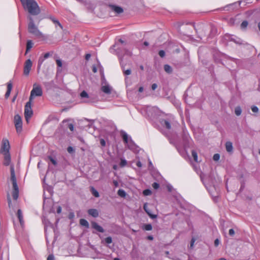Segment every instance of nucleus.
Instances as JSON below:
<instances>
[{"label": "nucleus", "instance_id": "cd10ccee", "mask_svg": "<svg viewBox=\"0 0 260 260\" xmlns=\"http://www.w3.org/2000/svg\"><path fill=\"white\" fill-rule=\"evenodd\" d=\"M191 154L195 161L198 162V154L195 150L191 151Z\"/></svg>", "mask_w": 260, "mask_h": 260}, {"label": "nucleus", "instance_id": "c03bdc74", "mask_svg": "<svg viewBox=\"0 0 260 260\" xmlns=\"http://www.w3.org/2000/svg\"><path fill=\"white\" fill-rule=\"evenodd\" d=\"M100 144L103 147L106 146V142L103 139H100Z\"/></svg>", "mask_w": 260, "mask_h": 260}, {"label": "nucleus", "instance_id": "3c124183", "mask_svg": "<svg viewBox=\"0 0 260 260\" xmlns=\"http://www.w3.org/2000/svg\"><path fill=\"white\" fill-rule=\"evenodd\" d=\"M143 208H144V210H145V211L146 212H148L147 209H148V208L147 207V203L144 204V206H143Z\"/></svg>", "mask_w": 260, "mask_h": 260}, {"label": "nucleus", "instance_id": "052dcab7", "mask_svg": "<svg viewBox=\"0 0 260 260\" xmlns=\"http://www.w3.org/2000/svg\"><path fill=\"white\" fill-rule=\"evenodd\" d=\"M61 212V207L59 206L57 208V213H60Z\"/></svg>", "mask_w": 260, "mask_h": 260}, {"label": "nucleus", "instance_id": "f257e3e1", "mask_svg": "<svg viewBox=\"0 0 260 260\" xmlns=\"http://www.w3.org/2000/svg\"><path fill=\"white\" fill-rule=\"evenodd\" d=\"M23 7L32 15H37L41 12L40 8L35 0H27L26 5Z\"/></svg>", "mask_w": 260, "mask_h": 260}, {"label": "nucleus", "instance_id": "a878e982", "mask_svg": "<svg viewBox=\"0 0 260 260\" xmlns=\"http://www.w3.org/2000/svg\"><path fill=\"white\" fill-rule=\"evenodd\" d=\"M235 113L237 116H239L241 115V114L242 113V110H241V108H240V107L237 106L235 108Z\"/></svg>", "mask_w": 260, "mask_h": 260}, {"label": "nucleus", "instance_id": "9d476101", "mask_svg": "<svg viewBox=\"0 0 260 260\" xmlns=\"http://www.w3.org/2000/svg\"><path fill=\"white\" fill-rule=\"evenodd\" d=\"M226 39H229L231 41H233L238 45H242L244 44V41L239 38L235 37L233 38L231 36L226 35L225 36Z\"/></svg>", "mask_w": 260, "mask_h": 260}, {"label": "nucleus", "instance_id": "f3484780", "mask_svg": "<svg viewBox=\"0 0 260 260\" xmlns=\"http://www.w3.org/2000/svg\"><path fill=\"white\" fill-rule=\"evenodd\" d=\"M226 150L228 152H232L233 151V147L232 143L231 142H227L225 143Z\"/></svg>", "mask_w": 260, "mask_h": 260}, {"label": "nucleus", "instance_id": "4be33fe9", "mask_svg": "<svg viewBox=\"0 0 260 260\" xmlns=\"http://www.w3.org/2000/svg\"><path fill=\"white\" fill-rule=\"evenodd\" d=\"M80 223L81 225H82V226H84L86 228L89 227V223L86 219H81L80 220Z\"/></svg>", "mask_w": 260, "mask_h": 260}, {"label": "nucleus", "instance_id": "f03ea898", "mask_svg": "<svg viewBox=\"0 0 260 260\" xmlns=\"http://www.w3.org/2000/svg\"><path fill=\"white\" fill-rule=\"evenodd\" d=\"M11 179L12 182L13 191L12 193L13 198L16 200L19 196L18 187L17 184L15 174V171L13 166H11Z\"/></svg>", "mask_w": 260, "mask_h": 260}, {"label": "nucleus", "instance_id": "79ce46f5", "mask_svg": "<svg viewBox=\"0 0 260 260\" xmlns=\"http://www.w3.org/2000/svg\"><path fill=\"white\" fill-rule=\"evenodd\" d=\"M165 52L164 50H160L158 52V54L161 57H164L165 56Z\"/></svg>", "mask_w": 260, "mask_h": 260}, {"label": "nucleus", "instance_id": "7c9ffc66", "mask_svg": "<svg viewBox=\"0 0 260 260\" xmlns=\"http://www.w3.org/2000/svg\"><path fill=\"white\" fill-rule=\"evenodd\" d=\"M198 27L199 29L203 28V30L204 31L205 34L206 33V31L207 30V26L206 25L201 24L200 25H198Z\"/></svg>", "mask_w": 260, "mask_h": 260}, {"label": "nucleus", "instance_id": "c85d7f7f", "mask_svg": "<svg viewBox=\"0 0 260 260\" xmlns=\"http://www.w3.org/2000/svg\"><path fill=\"white\" fill-rule=\"evenodd\" d=\"M248 22L247 21H243L241 24L240 27L241 29H245L248 26Z\"/></svg>", "mask_w": 260, "mask_h": 260}, {"label": "nucleus", "instance_id": "f704fd0d", "mask_svg": "<svg viewBox=\"0 0 260 260\" xmlns=\"http://www.w3.org/2000/svg\"><path fill=\"white\" fill-rule=\"evenodd\" d=\"M220 158V155L218 153L214 154L213 159L214 161H218Z\"/></svg>", "mask_w": 260, "mask_h": 260}, {"label": "nucleus", "instance_id": "b1692460", "mask_svg": "<svg viewBox=\"0 0 260 260\" xmlns=\"http://www.w3.org/2000/svg\"><path fill=\"white\" fill-rule=\"evenodd\" d=\"M164 70L167 73L170 74L172 72V69L171 67L168 64H165L164 66Z\"/></svg>", "mask_w": 260, "mask_h": 260}, {"label": "nucleus", "instance_id": "2eb2a0df", "mask_svg": "<svg viewBox=\"0 0 260 260\" xmlns=\"http://www.w3.org/2000/svg\"><path fill=\"white\" fill-rule=\"evenodd\" d=\"M88 213L93 217H97L99 215V211L95 209H89L88 210Z\"/></svg>", "mask_w": 260, "mask_h": 260}, {"label": "nucleus", "instance_id": "393cba45", "mask_svg": "<svg viewBox=\"0 0 260 260\" xmlns=\"http://www.w3.org/2000/svg\"><path fill=\"white\" fill-rule=\"evenodd\" d=\"M117 194L119 196L124 198L126 196V192L123 189H119L117 191Z\"/></svg>", "mask_w": 260, "mask_h": 260}, {"label": "nucleus", "instance_id": "49530a36", "mask_svg": "<svg viewBox=\"0 0 260 260\" xmlns=\"http://www.w3.org/2000/svg\"><path fill=\"white\" fill-rule=\"evenodd\" d=\"M7 200H8V205H9V207H10V206L11 205V200L10 196L9 194L7 196Z\"/></svg>", "mask_w": 260, "mask_h": 260}, {"label": "nucleus", "instance_id": "2f4dec72", "mask_svg": "<svg viewBox=\"0 0 260 260\" xmlns=\"http://www.w3.org/2000/svg\"><path fill=\"white\" fill-rule=\"evenodd\" d=\"M151 193L152 192L151 190L149 189H145L143 192V193L144 196H149L151 194Z\"/></svg>", "mask_w": 260, "mask_h": 260}, {"label": "nucleus", "instance_id": "864d4df0", "mask_svg": "<svg viewBox=\"0 0 260 260\" xmlns=\"http://www.w3.org/2000/svg\"><path fill=\"white\" fill-rule=\"evenodd\" d=\"M47 260H54V258L53 255H49L48 256Z\"/></svg>", "mask_w": 260, "mask_h": 260}, {"label": "nucleus", "instance_id": "e2e57ef3", "mask_svg": "<svg viewBox=\"0 0 260 260\" xmlns=\"http://www.w3.org/2000/svg\"><path fill=\"white\" fill-rule=\"evenodd\" d=\"M138 91H139V92H143V87L142 86L140 87H139V89H138Z\"/></svg>", "mask_w": 260, "mask_h": 260}, {"label": "nucleus", "instance_id": "4c0bfd02", "mask_svg": "<svg viewBox=\"0 0 260 260\" xmlns=\"http://www.w3.org/2000/svg\"><path fill=\"white\" fill-rule=\"evenodd\" d=\"M124 55H128V56H131L132 55V52L129 51L128 49H124Z\"/></svg>", "mask_w": 260, "mask_h": 260}, {"label": "nucleus", "instance_id": "5701e85b", "mask_svg": "<svg viewBox=\"0 0 260 260\" xmlns=\"http://www.w3.org/2000/svg\"><path fill=\"white\" fill-rule=\"evenodd\" d=\"M33 43L31 40H28L26 44V52H27L32 47Z\"/></svg>", "mask_w": 260, "mask_h": 260}, {"label": "nucleus", "instance_id": "ea45409f", "mask_svg": "<svg viewBox=\"0 0 260 260\" xmlns=\"http://www.w3.org/2000/svg\"><path fill=\"white\" fill-rule=\"evenodd\" d=\"M152 187L154 188V189H157L159 187V184L157 182H154L152 184Z\"/></svg>", "mask_w": 260, "mask_h": 260}, {"label": "nucleus", "instance_id": "5fc2aeb1", "mask_svg": "<svg viewBox=\"0 0 260 260\" xmlns=\"http://www.w3.org/2000/svg\"><path fill=\"white\" fill-rule=\"evenodd\" d=\"M157 87V85L156 83H153L151 86V88L152 90H155Z\"/></svg>", "mask_w": 260, "mask_h": 260}, {"label": "nucleus", "instance_id": "bf43d9fd", "mask_svg": "<svg viewBox=\"0 0 260 260\" xmlns=\"http://www.w3.org/2000/svg\"><path fill=\"white\" fill-rule=\"evenodd\" d=\"M136 165H137V167H138L139 168L142 167V164H141V162L140 161H138L137 162Z\"/></svg>", "mask_w": 260, "mask_h": 260}, {"label": "nucleus", "instance_id": "473e14b6", "mask_svg": "<svg viewBox=\"0 0 260 260\" xmlns=\"http://www.w3.org/2000/svg\"><path fill=\"white\" fill-rule=\"evenodd\" d=\"M144 229L146 231H151L152 229V226L151 224H145L144 225Z\"/></svg>", "mask_w": 260, "mask_h": 260}, {"label": "nucleus", "instance_id": "de8ad7c7", "mask_svg": "<svg viewBox=\"0 0 260 260\" xmlns=\"http://www.w3.org/2000/svg\"><path fill=\"white\" fill-rule=\"evenodd\" d=\"M68 128L71 131H74V125L72 123H70L68 124Z\"/></svg>", "mask_w": 260, "mask_h": 260}, {"label": "nucleus", "instance_id": "39448f33", "mask_svg": "<svg viewBox=\"0 0 260 260\" xmlns=\"http://www.w3.org/2000/svg\"><path fill=\"white\" fill-rule=\"evenodd\" d=\"M32 114L33 111L31 108V101L29 100V101L26 103L24 108V116L27 122L28 121Z\"/></svg>", "mask_w": 260, "mask_h": 260}, {"label": "nucleus", "instance_id": "a211bd4d", "mask_svg": "<svg viewBox=\"0 0 260 260\" xmlns=\"http://www.w3.org/2000/svg\"><path fill=\"white\" fill-rule=\"evenodd\" d=\"M128 148L134 151L136 148V145L134 144V142L132 141V140L130 138L129 141L128 142V144H127Z\"/></svg>", "mask_w": 260, "mask_h": 260}, {"label": "nucleus", "instance_id": "412c9836", "mask_svg": "<svg viewBox=\"0 0 260 260\" xmlns=\"http://www.w3.org/2000/svg\"><path fill=\"white\" fill-rule=\"evenodd\" d=\"M122 138H123L124 142L126 144H128V142H129V141H128V136L127 134L126 133L122 132Z\"/></svg>", "mask_w": 260, "mask_h": 260}, {"label": "nucleus", "instance_id": "c9c22d12", "mask_svg": "<svg viewBox=\"0 0 260 260\" xmlns=\"http://www.w3.org/2000/svg\"><path fill=\"white\" fill-rule=\"evenodd\" d=\"M105 241L107 244H110L112 242V238L111 237H108L105 238Z\"/></svg>", "mask_w": 260, "mask_h": 260}, {"label": "nucleus", "instance_id": "8fccbe9b", "mask_svg": "<svg viewBox=\"0 0 260 260\" xmlns=\"http://www.w3.org/2000/svg\"><path fill=\"white\" fill-rule=\"evenodd\" d=\"M220 241L218 239H216L214 241V245L217 247L219 244Z\"/></svg>", "mask_w": 260, "mask_h": 260}, {"label": "nucleus", "instance_id": "4468645a", "mask_svg": "<svg viewBox=\"0 0 260 260\" xmlns=\"http://www.w3.org/2000/svg\"><path fill=\"white\" fill-rule=\"evenodd\" d=\"M91 226L93 229L96 230L97 231L100 232V233H104V230L103 228L99 225L96 222H91Z\"/></svg>", "mask_w": 260, "mask_h": 260}, {"label": "nucleus", "instance_id": "774afa93", "mask_svg": "<svg viewBox=\"0 0 260 260\" xmlns=\"http://www.w3.org/2000/svg\"><path fill=\"white\" fill-rule=\"evenodd\" d=\"M144 45L145 46H148V45H149V43H148V42H147V41H145V42H144Z\"/></svg>", "mask_w": 260, "mask_h": 260}, {"label": "nucleus", "instance_id": "e433bc0d", "mask_svg": "<svg viewBox=\"0 0 260 260\" xmlns=\"http://www.w3.org/2000/svg\"><path fill=\"white\" fill-rule=\"evenodd\" d=\"M251 109L252 111L254 113H257L258 111V108L255 106H252Z\"/></svg>", "mask_w": 260, "mask_h": 260}, {"label": "nucleus", "instance_id": "1a4fd4ad", "mask_svg": "<svg viewBox=\"0 0 260 260\" xmlns=\"http://www.w3.org/2000/svg\"><path fill=\"white\" fill-rule=\"evenodd\" d=\"M116 54L119 57L120 64H121V68L122 69L124 74L125 75H129L131 74V69H127V70L124 69V67L123 64L122 63V57L120 56V49H117V50L116 51Z\"/></svg>", "mask_w": 260, "mask_h": 260}, {"label": "nucleus", "instance_id": "ddd939ff", "mask_svg": "<svg viewBox=\"0 0 260 260\" xmlns=\"http://www.w3.org/2000/svg\"><path fill=\"white\" fill-rule=\"evenodd\" d=\"M101 90L106 94H110L111 93L112 88L109 85H103L101 87Z\"/></svg>", "mask_w": 260, "mask_h": 260}, {"label": "nucleus", "instance_id": "4d7b16f0", "mask_svg": "<svg viewBox=\"0 0 260 260\" xmlns=\"http://www.w3.org/2000/svg\"><path fill=\"white\" fill-rule=\"evenodd\" d=\"M113 184H114V186H115V187H117V186H118L119 184H118V182L117 181H116V180H114V181H113Z\"/></svg>", "mask_w": 260, "mask_h": 260}, {"label": "nucleus", "instance_id": "bb28decb", "mask_svg": "<svg viewBox=\"0 0 260 260\" xmlns=\"http://www.w3.org/2000/svg\"><path fill=\"white\" fill-rule=\"evenodd\" d=\"M92 194L95 197H99V193L98 192V191L93 187H91V189H90Z\"/></svg>", "mask_w": 260, "mask_h": 260}, {"label": "nucleus", "instance_id": "a19ab883", "mask_svg": "<svg viewBox=\"0 0 260 260\" xmlns=\"http://www.w3.org/2000/svg\"><path fill=\"white\" fill-rule=\"evenodd\" d=\"M67 151L69 153H72L74 152V149L72 147L69 146L67 148Z\"/></svg>", "mask_w": 260, "mask_h": 260}, {"label": "nucleus", "instance_id": "9b49d317", "mask_svg": "<svg viewBox=\"0 0 260 260\" xmlns=\"http://www.w3.org/2000/svg\"><path fill=\"white\" fill-rule=\"evenodd\" d=\"M109 7L111 8L112 10L114 11L117 14H120L123 12V9L119 6H117L113 5H110Z\"/></svg>", "mask_w": 260, "mask_h": 260}, {"label": "nucleus", "instance_id": "f8f14e48", "mask_svg": "<svg viewBox=\"0 0 260 260\" xmlns=\"http://www.w3.org/2000/svg\"><path fill=\"white\" fill-rule=\"evenodd\" d=\"M4 156V165L5 166H9L11 162V156L10 153H3Z\"/></svg>", "mask_w": 260, "mask_h": 260}, {"label": "nucleus", "instance_id": "0e129e2a", "mask_svg": "<svg viewBox=\"0 0 260 260\" xmlns=\"http://www.w3.org/2000/svg\"><path fill=\"white\" fill-rule=\"evenodd\" d=\"M92 71L94 72V73H96L97 72V69L95 67L93 66L92 67Z\"/></svg>", "mask_w": 260, "mask_h": 260}, {"label": "nucleus", "instance_id": "6ab92c4d", "mask_svg": "<svg viewBox=\"0 0 260 260\" xmlns=\"http://www.w3.org/2000/svg\"><path fill=\"white\" fill-rule=\"evenodd\" d=\"M161 123L162 125H163L168 129H170L171 128L170 123L167 120H162L161 121Z\"/></svg>", "mask_w": 260, "mask_h": 260}, {"label": "nucleus", "instance_id": "603ef678", "mask_svg": "<svg viewBox=\"0 0 260 260\" xmlns=\"http://www.w3.org/2000/svg\"><path fill=\"white\" fill-rule=\"evenodd\" d=\"M52 21H53L54 23H56L61 28H62V25H61V24L59 23V22L56 20H55V19H52Z\"/></svg>", "mask_w": 260, "mask_h": 260}, {"label": "nucleus", "instance_id": "37998d69", "mask_svg": "<svg viewBox=\"0 0 260 260\" xmlns=\"http://www.w3.org/2000/svg\"><path fill=\"white\" fill-rule=\"evenodd\" d=\"M229 235L231 236H234V235H235V231L233 229H231L229 230Z\"/></svg>", "mask_w": 260, "mask_h": 260}, {"label": "nucleus", "instance_id": "6e6d98bb", "mask_svg": "<svg viewBox=\"0 0 260 260\" xmlns=\"http://www.w3.org/2000/svg\"><path fill=\"white\" fill-rule=\"evenodd\" d=\"M90 57H91V55L90 54H86L85 55V58L86 60H88L90 58Z\"/></svg>", "mask_w": 260, "mask_h": 260}, {"label": "nucleus", "instance_id": "6e6552de", "mask_svg": "<svg viewBox=\"0 0 260 260\" xmlns=\"http://www.w3.org/2000/svg\"><path fill=\"white\" fill-rule=\"evenodd\" d=\"M32 61L30 59H27L24 66L23 73L25 76H28L32 67Z\"/></svg>", "mask_w": 260, "mask_h": 260}, {"label": "nucleus", "instance_id": "423d86ee", "mask_svg": "<svg viewBox=\"0 0 260 260\" xmlns=\"http://www.w3.org/2000/svg\"><path fill=\"white\" fill-rule=\"evenodd\" d=\"M14 121L17 132H21L22 131V121L20 116L18 114L15 115Z\"/></svg>", "mask_w": 260, "mask_h": 260}, {"label": "nucleus", "instance_id": "680f3d73", "mask_svg": "<svg viewBox=\"0 0 260 260\" xmlns=\"http://www.w3.org/2000/svg\"><path fill=\"white\" fill-rule=\"evenodd\" d=\"M27 1V0H20V1L22 3L23 7L24 6V5H26Z\"/></svg>", "mask_w": 260, "mask_h": 260}, {"label": "nucleus", "instance_id": "72a5a7b5", "mask_svg": "<svg viewBox=\"0 0 260 260\" xmlns=\"http://www.w3.org/2000/svg\"><path fill=\"white\" fill-rule=\"evenodd\" d=\"M80 96L81 98H88V93L85 91H83L81 93H80Z\"/></svg>", "mask_w": 260, "mask_h": 260}, {"label": "nucleus", "instance_id": "58836bf2", "mask_svg": "<svg viewBox=\"0 0 260 260\" xmlns=\"http://www.w3.org/2000/svg\"><path fill=\"white\" fill-rule=\"evenodd\" d=\"M48 158L54 165H56L57 162L54 158H53L51 156H49Z\"/></svg>", "mask_w": 260, "mask_h": 260}, {"label": "nucleus", "instance_id": "0eeeda50", "mask_svg": "<svg viewBox=\"0 0 260 260\" xmlns=\"http://www.w3.org/2000/svg\"><path fill=\"white\" fill-rule=\"evenodd\" d=\"M10 146L8 140H3L2 146L1 148L0 152L2 154L9 152Z\"/></svg>", "mask_w": 260, "mask_h": 260}, {"label": "nucleus", "instance_id": "c756f323", "mask_svg": "<svg viewBox=\"0 0 260 260\" xmlns=\"http://www.w3.org/2000/svg\"><path fill=\"white\" fill-rule=\"evenodd\" d=\"M147 211H148V212H146L147 214L152 219H155V218H156L157 217V215L151 214V211H150V210L149 209H147Z\"/></svg>", "mask_w": 260, "mask_h": 260}, {"label": "nucleus", "instance_id": "7ed1b4c3", "mask_svg": "<svg viewBox=\"0 0 260 260\" xmlns=\"http://www.w3.org/2000/svg\"><path fill=\"white\" fill-rule=\"evenodd\" d=\"M28 19L29 22L28 24V31L36 37H40L42 36V34L40 31L38 27L35 24L32 17L29 16Z\"/></svg>", "mask_w": 260, "mask_h": 260}, {"label": "nucleus", "instance_id": "aec40b11", "mask_svg": "<svg viewBox=\"0 0 260 260\" xmlns=\"http://www.w3.org/2000/svg\"><path fill=\"white\" fill-rule=\"evenodd\" d=\"M17 215L20 224H22V223L23 222V220L22 211L20 209L18 210Z\"/></svg>", "mask_w": 260, "mask_h": 260}, {"label": "nucleus", "instance_id": "69168bd1", "mask_svg": "<svg viewBox=\"0 0 260 260\" xmlns=\"http://www.w3.org/2000/svg\"><path fill=\"white\" fill-rule=\"evenodd\" d=\"M147 239L150 240H152L153 239V237L152 236H149L147 237Z\"/></svg>", "mask_w": 260, "mask_h": 260}, {"label": "nucleus", "instance_id": "338daca9", "mask_svg": "<svg viewBox=\"0 0 260 260\" xmlns=\"http://www.w3.org/2000/svg\"><path fill=\"white\" fill-rule=\"evenodd\" d=\"M74 216V213H71L69 215V217H70V218H71L73 217Z\"/></svg>", "mask_w": 260, "mask_h": 260}, {"label": "nucleus", "instance_id": "a18cd8bd", "mask_svg": "<svg viewBox=\"0 0 260 260\" xmlns=\"http://www.w3.org/2000/svg\"><path fill=\"white\" fill-rule=\"evenodd\" d=\"M126 164V161L124 159H121L120 162V166L121 167H124Z\"/></svg>", "mask_w": 260, "mask_h": 260}, {"label": "nucleus", "instance_id": "dca6fc26", "mask_svg": "<svg viewBox=\"0 0 260 260\" xmlns=\"http://www.w3.org/2000/svg\"><path fill=\"white\" fill-rule=\"evenodd\" d=\"M12 89V84L11 82L8 83L7 84V91L6 93H5V98H8L10 94L11 91Z\"/></svg>", "mask_w": 260, "mask_h": 260}, {"label": "nucleus", "instance_id": "09e8293b", "mask_svg": "<svg viewBox=\"0 0 260 260\" xmlns=\"http://www.w3.org/2000/svg\"><path fill=\"white\" fill-rule=\"evenodd\" d=\"M56 64L59 67H61L62 66L61 61L59 59L56 60Z\"/></svg>", "mask_w": 260, "mask_h": 260}, {"label": "nucleus", "instance_id": "13d9d810", "mask_svg": "<svg viewBox=\"0 0 260 260\" xmlns=\"http://www.w3.org/2000/svg\"><path fill=\"white\" fill-rule=\"evenodd\" d=\"M50 56V53L49 52H47L44 54V58L46 59Z\"/></svg>", "mask_w": 260, "mask_h": 260}, {"label": "nucleus", "instance_id": "20e7f679", "mask_svg": "<svg viewBox=\"0 0 260 260\" xmlns=\"http://www.w3.org/2000/svg\"><path fill=\"white\" fill-rule=\"evenodd\" d=\"M42 94L43 91L40 85H37L36 84H34L33 85V88L30 92L29 100L32 101L34 97L42 96Z\"/></svg>", "mask_w": 260, "mask_h": 260}]
</instances>
